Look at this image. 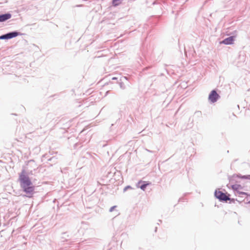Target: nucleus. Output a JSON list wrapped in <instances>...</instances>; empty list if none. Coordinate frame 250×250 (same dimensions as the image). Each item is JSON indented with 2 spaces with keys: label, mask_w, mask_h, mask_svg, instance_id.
<instances>
[{
  "label": "nucleus",
  "mask_w": 250,
  "mask_h": 250,
  "mask_svg": "<svg viewBox=\"0 0 250 250\" xmlns=\"http://www.w3.org/2000/svg\"><path fill=\"white\" fill-rule=\"evenodd\" d=\"M240 177L241 178H247V177L246 176H243Z\"/></svg>",
  "instance_id": "obj_11"
},
{
  "label": "nucleus",
  "mask_w": 250,
  "mask_h": 250,
  "mask_svg": "<svg viewBox=\"0 0 250 250\" xmlns=\"http://www.w3.org/2000/svg\"><path fill=\"white\" fill-rule=\"evenodd\" d=\"M231 188L233 190L237 191V192H239L240 194L247 195V193L240 191V190L243 189V187L239 184H235L232 185L231 186Z\"/></svg>",
  "instance_id": "obj_5"
},
{
  "label": "nucleus",
  "mask_w": 250,
  "mask_h": 250,
  "mask_svg": "<svg viewBox=\"0 0 250 250\" xmlns=\"http://www.w3.org/2000/svg\"><path fill=\"white\" fill-rule=\"evenodd\" d=\"M115 208H116V206H113V207H111L110 209V211L112 212L114 210Z\"/></svg>",
  "instance_id": "obj_10"
},
{
  "label": "nucleus",
  "mask_w": 250,
  "mask_h": 250,
  "mask_svg": "<svg viewBox=\"0 0 250 250\" xmlns=\"http://www.w3.org/2000/svg\"><path fill=\"white\" fill-rule=\"evenodd\" d=\"M113 79L115 80V79H116V78H113Z\"/></svg>",
  "instance_id": "obj_12"
},
{
  "label": "nucleus",
  "mask_w": 250,
  "mask_h": 250,
  "mask_svg": "<svg viewBox=\"0 0 250 250\" xmlns=\"http://www.w3.org/2000/svg\"><path fill=\"white\" fill-rule=\"evenodd\" d=\"M19 180L23 191L27 194V197H32L35 193V187L24 171L20 173Z\"/></svg>",
  "instance_id": "obj_1"
},
{
  "label": "nucleus",
  "mask_w": 250,
  "mask_h": 250,
  "mask_svg": "<svg viewBox=\"0 0 250 250\" xmlns=\"http://www.w3.org/2000/svg\"><path fill=\"white\" fill-rule=\"evenodd\" d=\"M11 18V15L7 13L3 15H0V22L4 21Z\"/></svg>",
  "instance_id": "obj_7"
},
{
  "label": "nucleus",
  "mask_w": 250,
  "mask_h": 250,
  "mask_svg": "<svg viewBox=\"0 0 250 250\" xmlns=\"http://www.w3.org/2000/svg\"><path fill=\"white\" fill-rule=\"evenodd\" d=\"M120 0H113L112 4L114 6H116L120 4V2H118Z\"/></svg>",
  "instance_id": "obj_8"
},
{
  "label": "nucleus",
  "mask_w": 250,
  "mask_h": 250,
  "mask_svg": "<svg viewBox=\"0 0 250 250\" xmlns=\"http://www.w3.org/2000/svg\"><path fill=\"white\" fill-rule=\"evenodd\" d=\"M215 195L216 198L221 200L227 201L229 199V198L226 195V194L220 190H216L215 192Z\"/></svg>",
  "instance_id": "obj_2"
},
{
  "label": "nucleus",
  "mask_w": 250,
  "mask_h": 250,
  "mask_svg": "<svg viewBox=\"0 0 250 250\" xmlns=\"http://www.w3.org/2000/svg\"><path fill=\"white\" fill-rule=\"evenodd\" d=\"M219 97V95L217 93L216 91L215 90H212L209 95L208 100L211 103H215L217 101Z\"/></svg>",
  "instance_id": "obj_3"
},
{
  "label": "nucleus",
  "mask_w": 250,
  "mask_h": 250,
  "mask_svg": "<svg viewBox=\"0 0 250 250\" xmlns=\"http://www.w3.org/2000/svg\"><path fill=\"white\" fill-rule=\"evenodd\" d=\"M148 185H149V184L142 185V187H141L142 189L144 190L146 187Z\"/></svg>",
  "instance_id": "obj_9"
},
{
  "label": "nucleus",
  "mask_w": 250,
  "mask_h": 250,
  "mask_svg": "<svg viewBox=\"0 0 250 250\" xmlns=\"http://www.w3.org/2000/svg\"><path fill=\"white\" fill-rule=\"evenodd\" d=\"M19 33L17 32H11L7 34L0 36V40L1 39H9L12 38L17 37Z\"/></svg>",
  "instance_id": "obj_4"
},
{
  "label": "nucleus",
  "mask_w": 250,
  "mask_h": 250,
  "mask_svg": "<svg viewBox=\"0 0 250 250\" xmlns=\"http://www.w3.org/2000/svg\"><path fill=\"white\" fill-rule=\"evenodd\" d=\"M234 40V37L231 36L229 38H227L221 42L220 44H232L233 43V42Z\"/></svg>",
  "instance_id": "obj_6"
}]
</instances>
